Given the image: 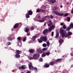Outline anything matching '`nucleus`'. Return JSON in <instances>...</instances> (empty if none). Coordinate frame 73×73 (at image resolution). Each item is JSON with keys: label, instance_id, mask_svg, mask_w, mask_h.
Listing matches in <instances>:
<instances>
[{"label": "nucleus", "instance_id": "obj_24", "mask_svg": "<svg viewBox=\"0 0 73 73\" xmlns=\"http://www.w3.org/2000/svg\"><path fill=\"white\" fill-rule=\"evenodd\" d=\"M59 36V33L58 32H56V37H58Z\"/></svg>", "mask_w": 73, "mask_h": 73}, {"label": "nucleus", "instance_id": "obj_19", "mask_svg": "<svg viewBox=\"0 0 73 73\" xmlns=\"http://www.w3.org/2000/svg\"><path fill=\"white\" fill-rule=\"evenodd\" d=\"M50 1H51L52 3V4H54V3H56V0H50Z\"/></svg>", "mask_w": 73, "mask_h": 73}, {"label": "nucleus", "instance_id": "obj_27", "mask_svg": "<svg viewBox=\"0 0 73 73\" xmlns=\"http://www.w3.org/2000/svg\"><path fill=\"white\" fill-rule=\"evenodd\" d=\"M62 28L63 29H66V27L65 25H63L62 26Z\"/></svg>", "mask_w": 73, "mask_h": 73}, {"label": "nucleus", "instance_id": "obj_25", "mask_svg": "<svg viewBox=\"0 0 73 73\" xmlns=\"http://www.w3.org/2000/svg\"><path fill=\"white\" fill-rule=\"evenodd\" d=\"M36 37H37V36H33L32 38L33 40H35V39H36Z\"/></svg>", "mask_w": 73, "mask_h": 73}, {"label": "nucleus", "instance_id": "obj_42", "mask_svg": "<svg viewBox=\"0 0 73 73\" xmlns=\"http://www.w3.org/2000/svg\"><path fill=\"white\" fill-rule=\"evenodd\" d=\"M54 34V32H52V33H51V36H53Z\"/></svg>", "mask_w": 73, "mask_h": 73}, {"label": "nucleus", "instance_id": "obj_14", "mask_svg": "<svg viewBox=\"0 0 73 73\" xmlns=\"http://www.w3.org/2000/svg\"><path fill=\"white\" fill-rule=\"evenodd\" d=\"M59 42L60 44H62V43L63 42V40L62 39H60L59 40Z\"/></svg>", "mask_w": 73, "mask_h": 73}, {"label": "nucleus", "instance_id": "obj_48", "mask_svg": "<svg viewBox=\"0 0 73 73\" xmlns=\"http://www.w3.org/2000/svg\"><path fill=\"white\" fill-rule=\"evenodd\" d=\"M8 40H11V37H8Z\"/></svg>", "mask_w": 73, "mask_h": 73}, {"label": "nucleus", "instance_id": "obj_2", "mask_svg": "<svg viewBox=\"0 0 73 73\" xmlns=\"http://www.w3.org/2000/svg\"><path fill=\"white\" fill-rule=\"evenodd\" d=\"M48 17L49 18V16H46L45 17H43L42 18L40 16H38V21L40 23H42V22H44L45 20V18Z\"/></svg>", "mask_w": 73, "mask_h": 73}, {"label": "nucleus", "instance_id": "obj_28", "mask_svg": "<svg viewBox=\"0 0 73 73\" xmlns=\"http://www.w3.org/2000/svg\"><path fill=\"white\" fill-rule=\"evenodd\" d=\"M27 39V38L26 37H25L23 39V42H25L26 40V39Z\"/></svg>", "mask_w": 73, "mask_h": 73}, {"label": "nucleus", "instance_id": "obj_32", "mask_svg": "<svg viewBox=\"0 0 73 73\" xmlns=\"http://www.w3.org/2000/svg\"><path fill=\"white\" fill-rule=\"evenodd\" d=\"M54 65V62H51L50 63V65Z\"/></svg>", "mask_w": 73, "mask_h": 73}, {"label": "nucleus", "instance_id": "obj_13", "mask_svg": "<svg viewBox=\"0 0 73 73\" xmlns=\"http://www.w3.org/2000/svg\"><path fill=\"white\" fill-rule=\"evenodd\" d=\"M18 26H19V23L15 24L14 26V28L15 29Z\"/></svg>", "mask_w": 73, "mask_h": 73}, {"label": "nucleus", "instance_id": "obj_16", "mask_svg": "<svg viewBox=\"0 0 73 73\" xmlns=\"http://www.w3.org/2000/svg\"><path fill=\"white\" fill-rule=\"evenodd\" d=\"M49 66V64H45L44 66V68H48Z\"/></svg>", "mask_w": 73, "mask_h": 73}, {"label": "nucleus", "instance_id": "obj_56", "mask_svg": "<svg viewBox=\"0 0 73 73\" xmlns=\"http://www.w3.org/2000/svg\"><path fill=\"white\" fill-rule=\"evenodd\" d=\"M46 25V23H45L44 24V25Z\"/></svg>", "mask_w": 73, "mask_h": 73}, {"label": "nucleus", "instance_id": "obj_53", "mask_svg": "<svg viewBox=\"0 0 73 73\" xmlns=\"http://www.w3.org/2000/svg\"><path fill=\"white\" fill-rule=\"evenodd\" d=\"M66 4H69V2H67L66 3Z\"/></svg>", "mask_w": 73, "mask_h": 73}, {"label": "nucleus", "instance_id": "obj_30", "mask_svg": "<svg viewBox=\"0 0 73 73\" xmlns=\"http://www.w3.org/2000/svg\"><path fill=\"white\" fill-rule=\"evenodd\" d=\"M42 46L44 47H46V44L45 43H44L42 44Z\"/></svg>", "mask_w": 73, "mask_h": 73}, {"label": "nucleus", "instance_id": "obj_45", "mask_svg": "<svg viewBox=\"0 0 73 73\" xmlns=\"http://www.w3.org/2000/svg\"><path fill=\"white\" fill-rule=\"evenodd\" d=\"M11 42H9L7 43V45H11Z\"/></svg>", "mask_w": 73, "mask_h": 73}, {"label": "nucleus", "instance_id": "obj_38", "mask_svg": "<svg viewBox=\"0 0 73 73\" xmlns=\"http://www.w3.org/2000/svg\"><path fill=\"white\" fill-rule=\"evenodd\" d=\"M41 12H42V13H45V11L43 10H40Z\"/></svg>", "mask_w": 73, "mask_h": 73}, {"label": "nucleus", "instance_id": "obj_40", "mask_svg": "<svg viewBox=\"0 0 73 73\" xmlns=\"http://www.w3.org/2000/svg\"><path fill=\"white\" fill-rule=\"evenodd\" d=\"M36 11L37 12H41V10H39V9H37L36 10Z\"/></svg>", "mask_w": 73, "mask_h": 73}, {"label": "nucleus", "instance_id": "obj_5", "mask_svg": "<svg viewBox=\"0 0 73 73\" xmlns=\"http://www.w3.org/2000/svg\"><path fill=\"white\" fill-rule=\"evenodd\" d=\"M16 54L15 55L16 58H19L20 57V56L19 55V54L21 53V52L19 50H17L16 51Z\"/></svg>", "mask_w": 73, "mask_h": 73}, {"label": "nucleus", "instance_id": "obj_44", "mask_svg": "<svg viewBox=\"0 0 73 73\" xmlns=\"http://www.w3.org/2000/svg\"><path fill=\"white\" fill-rule=\"evenodd\" d=\"M33 29H34V27H32L31 28V30L32 31V30H33Z\"/></svg>", "mask_w": 73, "mask_h": 73}, {"label": "nucleus", "instance_id": "obj_55", "mask_svg": "<svg viewBox=\"0 0 73 73\" xmlns=\"http://www.w3.org/2000/svg\"><path fill=\"white\" fill-rule=\"evenodd\" d=\"M73 54L72 53V54H70V55H71V56H73Z\"/></svg>", "mask_w": 73, "mask_h": 73}, {"label": "nucleus", "instance_id": "obj_33", "mask_svg": "<svg viewBox=\"0 0 73 73\" xmlns=\"http://www.w3.org/2000/svg\"><path fill=\"white\" fill-rule=\"evenodd\" d=\"M46 44L47 46H49V44H50L49 42H47Z\"/></svg>", "mask_w": 73, "mask_h": 73}, {"label": "nucleus", "instance_id": "obj_12", "mask_svg": "<svg viewBox=\"0 0 73 73\" xmlns=\"http://www.w3.org/2000/svg\"><path fill=\"white\" fill-rule=\"evenodd\" d=\"M29 51L30 53H33V52H34V50L31 48H30L29 50Z\"/></svg>", "mask_w": 73, "mask_h": 73}, {"label": "nucleus", "instance_id": "obj_46", "mask_svg": "<svg viewBox=\"0 0 73 73\" xmlns=\"http://www.w3.org/2000/svg\"><path fill=\"white\" fill-rule=\"evenodd\" d=\"M53 16H52V15H50V19H52L53 18Z\"/></svg>", "mask_w": 73, "mask_h": 73}, {"label": "nucleus", "instance_id": "obj_47", "mask_svg": "<svg viewBox=\"0 0 73 73\" xmlns=\"http://www.w3.org/2000/svg\"><path fill=\"white\" fill-rule=\"evenodd\" d=\"M19 46H21V42H20L19 43Z\"/></svg>", "mask_w": 73, "mask_h": 73}, {"label": "nucleus", "instance_id": "obj_54", "mask_svg": "<svg viewBox=\"0 0 73 73\" xmlns=\"http://www.w3.org/2000/svg\"><path fill=\"white\" fill-rule=\"evenodd\" d=\"M60 8H62V6L61 5V6H60Z\"/></svg>", "mask_w": 73, "mask_h": 73}, {"label": "nucleus", "instance_id": "obj_23", "mask_svg": "<svg viewBox=\"0 0 73 73\" xmlns=\"http://www.w3.org/2000/svg\"><path fill=\"white\" fill-rule=\"evenodd\" d=\"M70 18L68 17L67 18V21H68V22H69V21H70Z\"/></svg>", "mask_w": 73, "mask_h": 73}, {"label": "nucleus", "instance_id": "obj_6", "mask_svg": "<svg viewBox=\"0 0 73 73\" xmlns=\"http://www.w3.org/2000/svg\"><path fill=\"white\" fill-rule=\"evenodd\" d=\"M55 27V25L54 24L53 25H52L51 26V27L49 28V30L48 31L49 32H50V31H51L52 29H53V28H54V27Z\"/></svg>", "mask_w": 73, "mask_h": 73}, {"label": "nucleus", "instance_id": "obj_22", "mask_svg": "<svg viewBox=\"0 0 73 73\" xmlns=\"http://www.w3.org/2000/svg\"><path fill=\"white\" fill-rule=\"evenodd\" d=\"M26 18H29V15L28 14H26Z\"/></svg>", "mask_w": 73, "mask_h": 73}, {"label": "nucleus", "instance_id": "obj_18", "mask_svg": "<svg viewBox=\"0 0 73 73\" xmlns=\"http://www.w3.org/2000/svg\"><path fill=\"white\" fill-rule=\"evenodd\" d=\"M25 31L26 32H28L29 31V29L26 27H25Z\"/></svg>", "mask_w": 73, "mask_h": 73}, {"label": "nucleus", "instance_id": "obj_34", "mask_svg": "<svg viewBox=\"0 0 73 73\" xmlns=\"http://www.w3.org/2000/svg\"><path fill=\"white\" fill-rule=\"evenodd\" d=\"M46 54L47 56H49L50 54V52H46Z\"/></svg>", "mask_w": 73, "mask_h": 73}, {"label": "nucleus", "instance_id": "obj_26", "mask_svg": "<svg viewBox=\"0 0 73 73\" xmlns=\"http://www.w3.org/2000/svg\"><path fill=\"white\" fill-rule=\"evenodd\" d=\"M70 28H73V24L72 23L71 24L70 26Z\"/></svg>", "mask_w": 73, "mask_h": 73}, {"label": "nucleus", "instance_id": "obj_9", "mask_svg": "<svg viewBox=\"0 0 73 73\" xmlns=\"http://www.w3.org/2000/svg\"><path fill=\"white\" fill-rule=\"evenodd\" d=\"M48 32V30L47 29H45L43 31V34H44V35H45V34L47 33Z\"/></svg>", "mask_w": 73, "mask_h": 73}, {"label": "nucleus", "instance_id": "obj_50", "mask_svg": "<svg viewBox=\"0 0 73 73\" xmlns=\"http://www.w3.org/2000/svg\"><path fill=\"white\" fill-rule=\"evenodd\" d=\"M71 13L72 14H73V9L72 10V11H71Z\"/></svg>", "mask_w": 73, "mask_h": 73}, {"label": "nucleus", "instance_id": "obj_49", "mask_svg": "<svg viewBox=\"0 0 73 73\" xmlns=\"http://www.w3.org/2000/svg\"><path fill=\"white\" fill-rule=\"evenodd\" d=\"M60 24L62 26L64 25V23H60Z\"/></svg>", "mask_w": 73, "mask_h": 73}, {"label": "nucleus", "instance_id": "obj_36", "mask_svg": "<svg viewBox=\"0 0 73 73\" xmlns=\"http://www.w3.org/2000/svg\"><path fill=\"white\" fill-rule=\"evenodd\" d=\"M70 29V27H68L66 29V30L67 31H69Z\"/></svg>", "mask_w": 73, "mask_h": 73}, {"label": "nucleus", "instance_id": "obj_1", "mask_svg": "<svg viewBox=\"0 0 73 73\" xmlns=\"http://www.w3.org/2000/svg\"><path fill=\"white\" fill-rule=\"evenodd\" d=\"M60 31L59 32V33L60 34H61L62 37L63 38L64 37H68L69 36H70L72 35V33L70 32H68V34L66 33V31L62 29H60Z\"/></svg>", "mask_w": 73, "mask_h": 73}, {"label": "nucleus", "instance_id": "obj_29", "mask_svg": "<svg viewBox=\"0 0 73 73\" xmlns=\"http://www.w3.org/2000/svg\"><path fill=\"white\" fill-rule=\"evenodd\" d=\"M69 15V14L68 13H66L64 14V17H65V16H68Z\"/></svg>", "mask_w": 73, "mask_h": 73}, {"label": "nucleus", "instance_id": "obj_37", "mask_svg": "<svg viewBox=\"0 0 73 73\" xmlns=\"http://www.w3.org/2000/svg\"><path fill=\"white\" fill-rule=\"evenodd\" d=\"M45 56H46V55H45V53H43V54L42 55V56L43 57Z\"/></svg>", "mask_w": 73, "mask_h": 73}, {"label": "nucleus", "instance_id": "obj_43", "mask_svg": "<svg viewBox=\"0 0 73 73\" xmlns=\"http://www.w3.org/2000/svg\"><path fill=\"white\" fill-rule=\"evenodd\" d=\"M17 39H18V40H19L20 41L21 40V37H18L17 38Z\"/></svg>", "mask_w": 73, "mask_h": 73}, {"label": "nucleus", "instance_id": "obj_51", "mask_svg": "<svg viewBox=\"0 0 73 73\" xmlns=\"http://www.w3.org/2000/svg\"><path fill=\"white\" fill-rule=\"evenodd\" d=\"M31 73V71H28L27 72V73Z\"/></svg>", "mask_w": 73, "mask_h": 73}, {"label": "nucleus", "instance_id": "obj_57", "mask_svg": "<svg viewBox=\"0 0 73 73\" xmlns=\"http://www.w3.org/2000/svg\"><path fill=\"white\" fill-rule=\"evenodd\" d=\"M72 6H73V4H72Z\"/></svg>", "mask_w": 73, "mask_h": 73}, {"label": "nucleus", "instance_id": "obj_11", "mask_svg": "<svg viewBox=\"0 0 73 73\" xmlns=\"http://www.w3.org/2000/svg\"><path fill=\"white\" fill-rule=\"evenodd\" d=\"M37 51L38 53H42V51L41 50V49H40V48H37L36 50Z\"/></svg>", "mask_w": 73, "mask_h": 73}, {"label": "nucleus", "instance_id": "obj_31", "mask_svg": "<svg viewBox=\"0 0 73 73\" xmlns=\"http://www.w3.org/2000/svg\"><path fill=\"white\" fill-rule=\"evenodd\" d=\"M62 60V58L58 59L56 60V62H58V61H60V60Z\"/></svg>", "mask_w": 73, "mask_h": 73}, {"label": "nucleus", "instance_id": "obj_10", "mask_svg": "<svg viewBox=\"0 0 73 73\" xmlns=\"http://www.w3.org/2000/svg\"><path fill=\"white\" fill-rule=\"evenodd\" d=\"M38 56H39V54H35L33 56V58H35V59L37 58Z\"/></svg>", "mask_w": 73, "mask_h": 73}, {"label": "nucleus", "instance_id": "obj_41", "mask_svg": "<svg viewBox=\"0 0 73 73\" xmlns=\"http://www.w3.org/2000/svg\"><path fill=\"white\" fill-rule=\"evenodd\" d=\"M42 50H44V51H45V50H47V48H43L42 49Z\"/></svg>", "mask_w": 73, "mask_h": 73}, {"label": "nucleus", "instance_id": "obj_17", "mask_svg": "<svg viewBox=\"0 0 73 73\" xmlns=\"http://www.w3.org/2000/svg\"><path fill=\"white\" fill-rule=\"evenodd\" d=\"M49 23L50 24H48V26H49V27H50V26L52 24V21H49Z\"/></svg>", "mask_w": 73, "mask_h": 73}, {"label": "nucleus", "instance_id": "obj_21", "mask_svg": "<svg viewBox=\"0 0 73 73\" xmlns=\"http://www.w3.org/2000/svg\"><path fill=\"white\" fill-rule=\"evenodd\" d=\"M29 59L30 60H33V58L31 56H29L28 57Z\"/></svg>", "mask_w": 73, "mask_h": 73}, {"label": "nucleus", "instance_id": "obj_35", "mask_svg": "<svg viewBox=\"0 0 73 73\" xmlns=\"http://www.w3.org/2000/svg\"><path fill=\"white\" fill-rule=\"evenodd\" d=\"M39 61L40 62H41V61H42V58H40L39 59Z\"/></svg>", "mask_w": 73, "mask_h": 73}, {"label": "nucleus", "instance_id": "obj_4", "mask_svg": "<svg viewBox=\"0 0 73 73\" xmlns=\"http://www.w3.org/2000/svg\"><path fill=\"white\" fill-rule=\"evenodd\" d=\"M53 13H54L57 16H62L64 15V14L61 13L57 11H54L53 12Z\"/></svg>", "mask_w": 73, "mask_h": 73}, {"label": "nucleus", "instance_id": "obj_15", "mask_svg": "<svg viewBox=\"0 0 73 73\" xmlns=\"http://www.w3.org/2000/svg\"><path fill=\"white\" fill-rule=\"evenodd\" d=\"M28 13L30 15H32V11H31V10H29L28 11Z\"/></svg>", "mask_w": 73, "mask_h": 73}, {"label": "nucleus", "instance_id": "obj_7", "mask_svg": "<svg viewBox=\"0 0 73 73\" xmlns=\"http://www.w3.org/2000/svg\"><path fill=\"white\" fill-rule=\"evenodd\" d=\"M29 69L32 70L33 69V67L32 65V63H30L29 64Z\"/></svg>", "mask_w": 73, "mask_h": 73}, {"label": "nucleus", "instance_id": "obj_39", "mask_svg": "<svg viewBox=\"0 0 73 73\" xmlns=\"http://www.w3.org/2000/svg\"><path fill=\"white\" fill-rule=\"evenodd\" d=\"M34 71H35V72H36L37 71V69L36 68H34Z\"/></svg>", "mask_w": 73, "mask_h": 73}, {"label": "nucleus", "instance_id": "obj_58", "mask_svg": "<svg viewBox=\"0 0 73 73\" xmlns=\"http://www.w3.org/2000/svg\"><path fill=\"white\" fill-rule=\"evenodd\" d=\"M55 52H56V51H55Z\"/></svg>", "mask_w": 73, "mask_h": 73}, {"label": "nucleus", "instance_id": "obj_8", "mask_svg": "<svg viewBox=\"0 0 73 73\" xmlns=\"http://www.w3.org/2000/svg\"><path fill=\"white\" fill-rule=\"evenodd\" d=\"M27 68V66L25 65H23L21 66V67H19V69H26Z\"/></svg>", "mask_w": 73, "mask_h": 73}, {"label": "nucleus", "instance_id": "obj_52", "mask_svg": "<svg viewBox=\"0 0 73 73\" xmlns=\"http://www.w3.org/2000/svg\"><path fill=\"white\" fill-rule=\"evenodd\" d=\"M27 35L28 36H29V35H30V34L29 33H28L27 34Z\"/></svg>", "mask_w": 73, "mask_h": 73}, {"label": "nucleus", "instance_id": "obj_20", "mask_svg": "<svg viewBox=\"0 0 73 73\" xmlns=\"http://www.w3.org/2000/svg\"><path fill=\"white\" fill-rule=\"evenodd\" d=\"M52 9L53 10H55V9H58V7H52Z\"/></svg>", "mask_w": 73, "mask_h": 73}, {"label": "nucleus", "instance_id": "obj_3", "mask_svg": "<svg viewBox=\"0 0 73 73\" xmlns=\"http://www.w3.org/2000/svg\"><path fill=\"white\" fill-rule=\"evenodd\" d=\"M43 40L44 41H47V37L46 36H44V37L42 36L40 37V39H38V41L40 43H41V42H42V40Z\"/></svg>", "mask_w": 73, "mask_h": 73}]
</instances>
